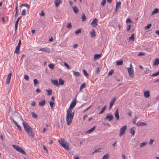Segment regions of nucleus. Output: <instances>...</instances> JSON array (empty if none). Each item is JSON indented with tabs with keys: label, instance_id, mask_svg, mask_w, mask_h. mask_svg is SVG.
<instances>
[{
	"label": "nucleus",
	"instance_id": "nucleus-21",
	"mask_svg": "<svg viewBox=\"0 0 159 159\" xmlns=\"http://www.w3.org/2000/svg\"><path fill=\"white\" fill-rule=\"evenodd\" d=\"M45 101L44 99L42 100L39 102V105L40 106L42 107L45 104Z\"/></svg>",
	"mask_w": 159,
	"mask_h": 159
},
{
	"label": "nucleus",
	"instance_id": "nucleus-14",
	"mask_svg": "<svg viewBox=\"0 0 159 159\" xmlns=\"http://www.w3.org/2000/svg\"><path fill=\"white\" fill-rule=\"evenodd\" d=\"M73 11L75 14H77L79 12V10L76 6H74L72 7Z\"/></svg>",
	"mask_w": 159,
	"mask_h": 159
},
{
	"label": "nucleus",
	"instance_id": "nucleus-22",
	"mask_svg": "<svg viewBox=\"0 0 159 159\" xmlns=\"http://www.w3.org/2000/svg\"><path fill=\"white\" fill-rule=\"evenodd\" d=\"M101 57V55L100 54H95L94 56V60L98 59Z\"/></svg>",
	"mask_w": 159,
	"mask_h": 159
},
{
	"label": "nucleus",
	"instance_id": "nucleus-63",
	"mask_svg": "<svg viewBox=\"0 0 159 159\" xmlns=\"http://www.w3.org/2000/svg\"><path fill=\"white\" fill-rule=\"evenodd\" d=\"M35 104L36 103L34 101H33L31 102V105L32 106H35Z\"/></svg>",
	"mask_w": 159,
	"mask_h": 159
},
{
	"label": "nucleus",
	"instance_id": "nucleus-43",
	"mask_svg": "<svg viewBox=\"0 0 159 159\" xmlns=\"http://www.w3.org/2000/svg\"><path fill=\"white\" fill-rule=\"evenodd\" d=\"M151 71L149 70V69H147V68L146 69V70L144 71V73L145 74H148L149 72H151Z\"/></svg>",
	"mask_w": 159,
	"mask_h": 159
},
{
	"label": "nucleus",
	"instance_id": "nucleus-58",
	"mask_svg": "<svg viewBox=\"0 0 159 159\" xmlns=\"http://www.w3.org/2000/svg\"><path fill=\"white\" fill-rule=\"evenodd\" d=\"M145 55V53L143 52H140L139 54L138 55V56H144Z\"/></svg>",
	"mask_w": 159,
	"mask_h": 159
},
{
	"label": "nucleus",
	"instance_id": "nucleus-3",
	"mask_svg": "<svg viewBox=\"0 0 159 159\" xmlns=\"http://www.w3.org/2000/svg\"><path fill=\"white\" fill-rule=\"evenodd\" d=\"M58 142L64 148L68 150H70V148L69 147L68 143L64 139H60L58 140Z\"/></svg>",
	"mask_w": 159,
	"mask_h": 159
},
{
	"label": "nucleus",
	"instance_id": "nucleus-26",
	"mask_svg": "<svg viewBox=\"0 0 159 159\" xmlns=\"http://www.w3.org/2000/svg\"><path fill=\"white\" fill-rule=\"evenodd\" d=\"M159 64V59L158 58H157L155 60L153 65L154 66H157Z\"/></svg>",
	"mask_w": 159,
	"mask_h": 159
},
{
	"label": "nucleus",
	"instance_id": "nucleus-45",
	"mask_svg": "<svg viewBox=\"0 0 159 159\" xmlns=\"http://www.w3.org/2000/svg\"><path fill=\"white\" fill-rule=\"evenodd\" d=\"M151 25L152 24H148L145 27V29L147 30L149 29L151 27Z\"/></svg>",
	"mask_w": 159,
	"mask_h": 159
},
{
	"label": "nucleus",
	"instance_id": "nucleus-28",
	"mask_svg": "<svg viewBox=\"0 0 159 159\" xmlns=\"http://www.w3.org/2000/svg\"><path fill=\"white\" fill-rule=\"evenodd\" d=\"M14 122L15 123L16 125V126L17 128L19 130V131H21L22 130V128L19 125H18V124L16 122L14 121Z\"/></svg>",
	"mask_w": 159,
	"mask_h": 159
},
{
	"label": "nucleus",
	"instance_id": "nucleus-6",
	"mask_svg": "<svg viewBox=\"0 0 159 159\" xmlns=\"http://www.w3.org/2000/svg\"><path fill=\"white\" fill-rule=\"evenodd\" d=\"M127 128L126 125H125L123 126L120 129L119 136L121 137L124 134Z\"/></svg>",
	"mask_w": 159,
	"mask_h": 159
},
{
	"label": "nucleus",
	"instance_id": "nucleus-16",
	"mask_svg": "<svg viewBox=\"0 0 159 159\" xmlns=\"http://www.w3.org/2000/svg\"><path fill=\"white\" fill-rule=\"evenodd\" d=\"M21 16H20V17H18V18L17 19L16 21V23L15 24V30H17L18 23V22H19V21L20 19L21 18Z\"/></svg>",
	"mask_w": 159,
	"mask_h": 159
},
{
	"label": "nucleus",
	"instance_id": "nucleus-39",
	"mask_svg": "<svg viewBox=\"0 0 159 159\" xmlns=\"http://www.w3.org/2000/svg\"><path fill=\"white\" fill-rule=\"evenodd\" d=\"M147 143L146 142H144L141 143L140 145V148H143L147 144Z\"/></svg>",
	"mask_w": 159,
	"mask_h": 159
},
{
	"label": "nucleus",
	"instance_id": "nucleus-7",
	"mask_svg": "<svg viewBox=\"0 0 159 159\" xmlns=\"http://www.w3.org/2000/svg\"><path fill=\"white\" fill-rule=\"evenodd\" d=\"M114 117L111 113H109L107 115L106 117L105 118V120H108L110 121H111L113 119Z\"/></svg>",
	"mask_w": 159,
	"mask_h": 159
},
{
	"label": "nucleus",
	"instance_id": "nucleus-13",
	"mask_svg": "<svg viewBox=\"0 0 159 159\" xmlns=\"http://www.w3.org/2000/svg\"><path fill=\"white\" fill-rule=\"evenodd\" d=\"M121 7V2H117L116 4V11L117 12V8H120Z\"/></svg>",
	"mask_w": 159,
	"mask_h": 159
},
{
	"label": "nucleus",
	"instance_id": "nucleus-53",
	"mask_svg": "<svg viewBox=\"0 0 159 159\" xmlns=\"http://www.w3.org/2000/svg\"><path fill=\"white\" fill-rule=\"evenodd\" d=\"M64 65L68 69H70V66H69V65H68V64L66 62H64Z\"/></svg>",
	"mask_w": 159,
	"mask_h": 159
},
{
	"label": "nucleus",
	"instance_id": "nucleus-36",
	"mask_svg": "<svg viewBox=\"0 0 159 159\" xmlns=\"http://www.w3.org/2000/svg\"><path fill=\"white\" fill-rule=\"evenodd\" d=\"M109 157V154L107 153L103 156L102 159H108Z\"/></svg>",
	"mask_w": 159,
	"mask_h": 159
},
{
	"label": "nucleus",
	"instance_id": "nucleus-32",
	"mask_svg": "<svg viewBox=\"0 0 159 159\" xmlns=\"http://www.w3.org/2000/svg\"><path fill=\"white\" fill-rule=\"evenodd\" d=\"M159 11V9L156 8V9H154V10L152 12V14L154 15V14L157 13Z\"/></svg>",
	"mask_w": 159,
	"mask_h": 159
},
{
	"label": "nucleus",
	"instance_id": "nucleus-61",
	"mask_svg": "<svg viewBox=\"0 0 159 159\" xmlns=\"http://www.w3.org/2000/svg\"><path fill=\"white\" fill-rule=\"evenodd\" d=\"M131 25H129L128 26V28H127V31H129L130 29V27H131Z\"/></svg>",
	"mask_w": 159,
	"mask_h": 159
},
{
	"label": "nucleus",
	"instance_id": "nucleus-9",
	"mask_svg": "<svg viewBox=\"0 0 159 159\" xmlns=\"http://www.w3.org/2000/svg\"><path fill=\"white\" fill-rule=\"evenodd\" d=\"M11 73H9L7 76L6 80V84H9L10 83V80L11 78Z\"/></svg>",
	"mask_w": 159,
	"mask_h": 159
},
{
	"label": "nucleus",
	"instance_id": "nucleus-20",
	"mask_svg": "<svg viewBox=\"0 0 159 159\" xmlns=\"http://www.w3.org/2000/svg\"><path fill=\"white\" fill-rule=\"evenodd\" d=\"M96 126H94L91 129L88 130L87 131H86L85 133H89V134L91 132H93L95 129Z\"/></svg>",
	"mask_w": 159,
	"mask_h": 159
},
{
	"label": "nucleus",
	"instance_id": "nucleus-35",
	"mask_svg": "<svg viewBox=\"0 0 159 159\" xmlns=\"http://www.w3.org/2000/svg\"><path fill=\"white\" fill-rule=\"evenodd\" d=\"M123 63V61L122 60H119L118 61L116 62V64L118 66L121 65H122Z\"/></svg>",
	"mask_w": 159,
	"mask_h": 159
},
{
	"label": "nucleus",
	"instance_id": "nucleus-44",
	"mask_svg": "<svg viewBox=\"0 0 159 159\" xmlns=\"http://www.w3.org/2000/svg\"><path fill=\"white\" fill-rule=\"evenodd\" d=\"M138 117V116H135L134 119L133 120V123L136 125L137 123H136V122L137 120V119Z\"/></svg>",
	"mask_w": 159,
	"mask_h": 159
},
{
	"label": "nucleus",
	"instance_id": "nucleus-24",
	"mask_svg": "<svg viewBox=\"0 0 159 159\" xmlns=\"http://www.w3.org/2000/svg\"><path fill=\"white\" fill-rule=\"evenodd\" d=\"M73 75L75 76L80 77L81 76L80 74V72H75L73 71Z\"/></svg>",
	"mask_w": 159,
	"mask_h": 159
},
{
	"label": "nucleus",
	"instance_id": "nucleus-33",
	"mask_svg": "<svg viewBox=\"0 0 159 159\" xmlns=\"http://www.w3.org/2000/svg\"><path fill=\"white\" fill-rule=\"evenodd\" d=\"M134 39V34H132L130 37L129 38V40L131 41H133Z\"/></svg>",
	"mask_w": 159,
	"mask_h": 159
},
{
	"label": "nucleus",
	"instance_id": "nucleus-41",
	"mask_svg": "<svg viewBox=\"0 0 159 159\" xmlns=\"http://www.w3.org/2000/svg\"><path fill=\"white\" fill-rule=\"evenodd\" d=\"M72 108L69 107V108L67 110V113H73V112H72Z\"/></svg>",
	"mask_w": 159,
	"mask_h": 159
},
{
	"label": "nucleus",
	"instance_id": "nucleus-15",
	"mask_svg": "<svg viewBox=\"0 0 159 159\" xmlns=\"http://www.w3.org/2000/svg\"><path fill=\"white\" fill-rule=\"evenodd\" d=\"M52 83L55 85L59 86V84L58 81L56 80H51Z\"/></svg>",
	"mask_w": 159,
	"mask_h": 159
},
{
	"label": "nucleus",
	"instance_id": "nucleus-27",
	"mask_svg": "<svg viewBox=\"0 0 159 159\" xmlns=\"http://www.w3.org/2000/svg\"><path fill=\"white\" fill-rule=\"evenodd\" d=\"M86 86V84L85 83H83L80 86V92L82 91V90Z\"/></svg>",
	"mask_w": 159,
	"mask_h": 159
},
{
	"label": "nucleus",
	"instance_id": "nucleus-49",
	"mask_svg": "<svg viewBox=\"0 0 159 159\" xmlns=\"http://www.w3.org/2000/svg\"><path fill=\"white\" fill-rule=\"evenodd\" d=\"M26 10L25 9H24L22 10V12L21 15L22 16H24L25 15Z\"/></svg>",
	"mask_w": 159,
	"mask_h": 159
},
{
	"label": "nucleus",
	"instance_id": "nucleus-62",
	"mask_svg": "<svg viewBox=\"0 0 159 159\" xmlns=\"http://www.w3.org/2000/svg\"><path fill=\"white\" fill-rule=\"evenodd\" d=\"M15 11L16 12H18V5L17 4L16 6L15 7Z\"/></svg>",
	"mask_w": 159,
	"mask_h": 159
},
{
	"label": "nucleus",
	"instance_id": "nucleus-38",
	"mask_svg": "<svg viewBox=\"0 0 159 159\" xmlns=\"http://www.w3.org/2000/svg\"><path fill=\"white\" fill-rule=\"evenodd\" d=\"M101 148H99L95 150L92 153V154H93L94 153H95L97 152H101Z\"/></svg>",
	"mask_w": 159,
	"mask_h": 159
},
{
	"label": "nucleus",
	"instance_id": "nucleus-51",
	"mask_svg": "<svg viewBox=\"0 0 159 159\" xmlns=\"http://www.w3.org/2000/svg\"><path fill=\"white\" fill-rule=\"evenodd\" d=\"M106 0H102L101 4L102 6H104L106 4Z\"/></svg>",
	"mask_w": 159,
	"mask_h": 159
},
{
	"label": "nucleus",
	"instance_id": "nucleus-46",
	"mask_svg": "<svg viewBox=\"0 0 159 159\" xmlns=\"http://www.w3.org/2000/svg\"><path fill=\"white\" fill-rule=\"evenodd\" d=\"M32 117L34 118H37V115L34 112L32 113Z\"/></svg>",
	"mask_w": 159,
	"mask_h": 159
},
{
	"label": "nucleus",
	"instance_id": "nucleus-37",
	"mask_svg": "<svg viewBox=\"0 0 159 159\" xmlns=\"http://www.w3.org/2000/svg\"><path fill=\"white\" fill-rule=\"evenodd\" d=\"M116 100V98H114L112 99L110 102V105H113L114 104Z\"/></svg>",
	"mask_w": 159,
	"mask_h": 159
},
{
	"label": "nucleus",
	"instance_id": "nucleus-42",
	"mask_svg": "<svg viewBox=\"0 0 159 159\" xmlns=\"http://www.w3.org/2000/svg\"><path fill=\"white\" fill-rule=\"evenodd\" d=\"M159 75V70L156 73H155L153 74H152L151 75V76L152 77L156 76Z\"/></svg>",
	"mask_w": 159,
	"mask_h": 159
},
{
	"label": "nucleus",
	"instance_id": "nucleus-12",
	"mask_svg": "<svg viewBox=\"0 0 159 159\" xmlns=\"http://www.w3.org/2000/svg\"><path fill=\"white\" fill-rule=\"evenodd\" d=\"M76 104V99H75L71 102L69 107L73 108Z\"/></svg>",
	"mask_w": 159,
	"mask_h": 159
},
{
	"label": "nucleus",
	"instance_id": "nucleus-57",
	"mask_svg": "<svg viewBox=\"0 0 159 159\" xmlns=\"http://www.w3.org/2000/svg\"><path fill=\"white\" fill-rule=\"evenodd\" d=\"M54 102H53L50 101V107H51L52 109H53V106L54 104Z\"/></svg>",
	"mask_w": 159,
	"mask_h": 159
},
{
	"label": "nucleus",
	"instance_id": "nucleus-34",
	"mask_svg": "<svg viewBox=\"0 0 159 159\" xmlns=\"http://www.w3.org/2000/svg\"><path fill=\"white\" fill-rule=\"evenodd\" d=\"M129 132L132 134V135L134 136V135L135 131L133 128H130L129 129Z\"/></svg>",
	"mask_w": 159,
	"mask_h": 159
},
{
	"label": "nucleus",
	"instance_id": "nucleus-11",
	"mask_svg": "<svg viewBox=\"0 0 159 159\" xmlns=\"http://www.w3.org/2000/svg\"><path fill=\"white\" fill-rule=\"evenodd\" d=\"M115 116L117 120H119L120 117L118 111V108L116 109V110L115 113Z\"/></svg>",
	"mask_w": 159,
	"mask_h": 159
},
{
	"label": "nucleus",
	"instance_id": "nucleus-19",
	"mask_svg": "<svg viewBox=\"0 0 159 159\" xmlns=\"http://www.w3.org/2000/svg\"><path fill=\"white\" fill-rule=\"evenodd\" d=\"M150 92L149 91H145L144 92V96L146 98H148L150 96Z\"/></svg>",
	"mask_w": 159,
	"mask_h": 159
},
{
	"label": "nucleus",
	"instance_id": "nucleus-59",
	"mask_svg": "<svg viewBox=\"0 0 159 159\" xmlns=\"http://www.w3.org/2000/svg\"><path fill=\"white\" fill-rule=\"evenodd\" d=\"M54 65L52 64H50V69H51L52 70H53V69L54 68Z\"/></svg>",
	"mask_w": 159,
	"mask_h": 159
},
{
	"label": "nucleus",
	"instance_id": "nucleus-40",
	"mask_svg": "<svg viewBox=\"0 0 159 159\" xmlns=\"http://www.w3.org/2000/svg\"><path fill=\"white\" fill-rule=\"evenodd\" d=\"M81 19H82V20L83 21H84L86 20V16L84 13H83L82 14V16L81 17Z\"/></svg>",
	"mask_w": 159,
	"mask_h": 159
},
{
	"label": "nucleus",
	"instance_id": "nucleus-25",
	"mask_svg": "<svg viewBox=\"0 0 159 159\" xmlns=\"http://www.w3.org/2000/svg\"><path fill=\"white\" fill-rule=\"evenodd\" d=\"M22 6L26 7L28 10H29L30 8V6L27 3H24L22 4L20 6V8H21Z\"/></svg>",
	"mask_w": 159,
	"mask_h": 159
},
{
	"label": "nucleus",
	"instance_id": "nucleus-55",
	"mask_svg": "<svg viewBox=\"0 0 159 159\" xmlns=\"http://www.w3.org/2000/svg\"><path fill=\"white\" fill-rule=\"evenodd\" d=\"M34 85H36L38 83V81L36 79H34Z\"/></svg>",
	"mask_w": 159,
	"mask_h": 159
},
{
	"label": "nucleus",
	"instance_id": "nucleus-56",
	"mask_svg": "<svg viewBox=\"0 0 159 159\" xmlns=\"http://www.w3.org/2000/svg\"><path fill=\"white\" fill-rule=\"evenodd\" d=\"M71 24L70 23H68L67 24V26H66V28H70L71 27Z\"/></svg>",
	"mask_w": 159,
	"mask_h": 159
},
{
	"label": "nucleus",
	"instance_id": "nucleus-60",
	"mask_svg": "<svg viewBox=\"0 0 159 159\" xmlns=\"http://www.w3.org/2000/svg\"><path fill=\"white\" fill-rule=\"evenodd\" d=\"M154 140L152 139H150V142H149V144L150 145H151L152 144L153 142H154Z\"/></svg>",
	"mask_w": 159,
	"mask_h": 159
},
{
	"label": "nucleus",
	"instance_id": "nucleus-4",
	"mask_svg": "<svg viewBox=\"0 0 159 159\" xmlns=\"http://www.w3.org/2000/svg\"><path fill=\"white\" fill-rule=\"evenodd\" d=\"M13 147L18 152H20L22 154L25 155L26 154L25 151L21 148L16 145H12Z\"/></svg>",
	"mask_w": 159,
	"mask_h": 159
},
{
	"label": "nucleus",
	"instance_id": "nucleus-31",
	"mask_svg": "<svg viewBox=\"0 0 159 159\" xmlns=\"http://www.w3.org/2000/svg\"><path fill=\"white\" fill-rule=\"evenodd\" d=\"M20 47L17 46L15 51L14 53H16L17 54L20 53Z\"/></svg>",
	"mask_w": 159,
	"mask_h": 159
},
{
	"label": "nucleus",
	"instance_id": "nucleus-29",
	"mask_svg": "<svg viewBox=\"0 0 159 159\" xmlns=\"http://www.w3.org/2000/svg\"><path fill=\"white\" fill-rule=\"evenodd\" d=\"M64 83V81L61 79V78L59 79V85H63Z\"/></svg>",
	"mask_w": 159,
	"mask_h": 159
},
{
	"label": "nucleus",
	"instance_id": "nucleus-54",
	"mask_svg": "<svg viewBox=\"0 0 159 159\" xmlns=\"http://www.w3.org/2000/svg\"><path fill=\"white\" fill-rule=\"evenodd\" d=\"M114 72V70H111L108 73V75H111Z\"/></svg>",
	"mask_w": 159,
	"mask_h": 159
},
{
	"label": "nucleus",
	"instance_id": "nucleus-47",
	"mask_svg": "<svg viewBox=\"0 0 159 159\" xmlns=\"http://www.w3.org/2000/svg\"><path fill=\"white\" fill-rule=\"evenodd\" d=\"M83 72L84 73V75L86 77H87V76H88V74L87 73V71H86V70H83Z\"/></svg>",
	"mask_w": 159,
	"mask_h": 159
},
{
	"label": "nucleus",
	"instance_id": "nucleus-1",
	"mask_svg": "<svg viewBox=\"0 0 159 159\" xmlns=\"http://www.w3.org/2000/svg\"><path fill=\"white\" fill-rule=\"evenodd\" d=\"M22 125L25 131L27 133L29 136L31 138L34 137V134L32 130V128L29 124L23 120Z\"/></svg>",
	"mask_w": 159,
	"mask_h": 159
},
{
	"label": "nucleus",
	"instance_id": "nucleus-52",
	"mask_svg": "<svg viewBox=\"0 0 159 159\" xmlns=\"http://www.w3.org/2000/svg\"><path fill=\"white\" fill-rule=\"evenodd\" d=\"M132 22V21L129 18H128L126 20V23H131Z\"/></svg>",
	"mask_w": 159,
	"mask_h": 159
},
{
	"label": "nucleus",
	"instance_id": "nucleus-23",
	"mask_svg": "<svg viewBox=\"0 0 159 159\" xmlns=\"http://www.w3.org/2000/svg\"><path fill=\"white\" fill-rule=\"evenodd\" d=\"M107 106L106 105L104 106V107L102 108L101 111L99 113V114H102L106 110L107 108Z\"/></svg>",
	"mask_w": 159,
	"mask_h": 159
},
{
	"label": "nucleus",
	"instance_id": "nucleus-5",
	"mask_svg": "<svg viewBox=\"0 0 159 159\" xmlns=\"http://www.w3.org/2000/svg\"><path fill=\"white\" fill-rule=\"evenodd\" d=\"M131 66L132 65L131 64L130 67L128 68L127 70L129 76L133 78L134 76V70L131 67Z\"/></svg>",
	"mask_w": 159,
	"mask_h": 159
},
{
	"label": "nucleus",
	"instance_id": "nucleus-8",
	"mask_svg": "<svg viewBox=\"0 0 159 159\" xmlns=\"http://www.w3.org/2000/svg\"><path fill=\"white\" fill-rule=\"evenodd\" d=\"M91 25L93 27H96L97 25V19L94 18L91 22Z\"/></svg>",
	"mask_w": 159,
	"mask_h": 159
},
{
	"label": "nucleus",
	"instance_id": "nucleus-18",
	"mask_svg": "<svg viewBox=\"0 0 159 159\" xmlns=\"http://www.w3.org/2000/svg\"><path fill=\"white\" fill-rule=\"evenodd\" d=\"M147 125V124L145 122H138L137 124H136V125L138 126H141L143 125Z\"/></svg>",
	"mask_w": 159,
	"mask_h": 159
},
{
	"label": "nucleus",
	"instance_id": "nucleus-50",
	"mask_svg": "<svg viewBox=\"0 0 159 159\" xmlns=\"http://www.w3.org/2000/svg\"><path fill=\"white\" fill-rule=\"evenodd\" d=\"M24 78L26 80H29V77L27 75H24Z\"/></svg>",
	"mask_w": 159,
	"mask_h": 159
},
{
	"label": "nucleus",
	"instance_id": "nucleus-10",
	"mask_svg": "<svg viewBox=\"0 0 159 159\" xmlns=\"http://www.w3.org/2000/svg\"><path fill=\"white\" fill-rule=\"evenodd\" d=\"M62 2L61 0H55L54 1V3L56 7H57Z\"/></svg>",
	"mask_w": 159,
	"mask_h": 159
},
{
	"label": "nucleus",
	"instance_id": "nucleus-48",
	"mask_svg": "<svg viewBox=\"0 0 159 159\" xmlns=\"http://www.w3.org/2000/svg\"><path fill=\"white\" fill-rule=\"evenodd\" d=\"M81 32V30L80 29H79L75 31V33L77 34Z\"/></svg>",
	"mask_w": 159,
	"mask_h": 159
},
{
	"label": "nucleus",
	"instance_id": "nucleus-64",
	"mask_svg": "<svg viewBox=\"0 0 159 159\" xmlns=\"http://www.w3.org/2000/svg\"><path fill=\"white\" fill-rule=\"evenodd\" d=\"M36 92L37 93H39L41 92V91L39 89L37 88L36 90Z\"/></svg>",
	"mask_w": 159,
	"mask_h": 159
},
{
	"label": "nucleus",
	"instance_id": "nucleus-2",
	"mask_svg": "<svg viewBox=\"0 0 159 159\" xmlns=\"http://www.w3.org/2000/svg\"><path fill=\"white\" fill-rule=\"evenodd\" d=\"M74 115V112H73V113H67L66 115V121L68 125H69L71 123Z\"/></svg>",
	"mask_w": 159,
	"mask_h": 159
},
{
	"label": "nucleus",
	"instance_id": "nucleus-30",
	"mask_svg": "<svg viewBox=\"0 0 159 159\" xmlns=\"http://www.w3.org/2000/svg\"><path fill=\"white\" fill-rule=\"evenodd\" d=\"M90 34L92 37H94L96 36L95 32L94 30H92V31L90 32Z\"/></svg>",
	"mask_w": 159,
	"mask_h": 159
},
{
	"label": "nucleus",
	"instance_id": "nucleus-17",
	"mask_svg": "<svg viewBox=\"0 0 159 159\" xmlns=\"http://www.w3.org/2000/svg\"><path fill=\"white\" fill-rule=\"evenodd\" d=\"M39 51H44L46 52L49 53V49L47 48H40Z\"/></svg>",
	"mask_w": 159,
	"mask_h": 159
}]
</instances>
